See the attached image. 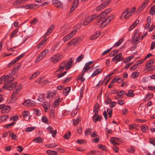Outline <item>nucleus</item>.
I'll return each instance as SVG.
<instances>
[{"instance_id":"40","label":"nucleus","mask_w":155,"mask_h":155,"mask_svg":"<svg viewBox=\"0 0 155 155\" xmlns=\"http://www.w3.org/2000/svg\"><path fill=\"white\" fill-rule=\"evenodd\" d=\"M71 136V134L70 131H68L66 133L64 136L63 138L65 139H68Z\"/></svg>"},{"instance_id":"37","label":"nucleus","mask_w":155,"mask_h":155,"mask_svg":"<svg viewBox=\"0 0 155 155\" xmlns=\"http://www.w3.org/2000/svg\"><path fill=\"white\" fill-rule=\"evenodd\" d=\"M40 74L39 71H37L34 74H33L29 78L30 79H31L37 77Z\"/></svg>"},{"instance_id":"10","label":"nucleus","mask_w":155,"mask_h":155,"mask_svg":"<svg viewBox=\"0 0 155 155\" xmlns=\"http://www.w3.org/2000/svg\"><path fill=\"white\" fill-rule=\"evenodd\" d=\"M44 38L39 43L37 47L38 49H39L41 47H44L46 44V41L49 37L47 38V36H44Z\"/></svg>"},{"instance_id":"59","label":"nucleus","mask_w":155,"mask_h":155,"mask_svg":"<svg viewBox=\"0 0 155 155\" xmlns=\"http://www.w3.org/2000/svg\"><path fill=\"white\" fill-rule=\"evenodd\" d=\"M65 68L60 65L59 67L56 71V73L59 72L60 73L62 72L64 70Z\"/></svg>"},{"instance_id":"14","label":"nucleus","mask_w":155,"mask_h":155,"mask_svg":"<svg viewBox=\"0 0 155 155\" xmlns=\"http://www.w3.org/2000/svg\"><path fill=\"white\" fill-rule=\"evenodd\" d=\"M149 0H145L142 3L141 5L139 7L138 9V11L140 12L142 11L147 6Z\"/></svg>"},{"instance_id":"62","label":"nucleus","mask_w":155,"mask_h":155,"mask_svg":"<svg viewBox=\"0 0 155 155\" xmlns=\"http://www.w3.org/2000/svg\"><path fill=\"white\" fill-rule=\"evenodd\" d=\"M72 77H68L65 78L64 80V82L63 83V84H65L68 83L69 82L70 80L71 79Z\"/></svg>"},{"instance_id":"21","label":"nucleus","mask_w":155,"mask_h":155,"mask_svg":"<svg viewBox=\"0 0 155 155\" xmlns=\"http://www.w3.org/2000/svg\"><path fill=\"white\" fill-rule=\"evenodd\" d=\"M112 144L113 145V148L114 150L115 153L117 152L118 151V147L116 146V145H119V143L116 142L112 141Z\"/></svg>"},{"instance_id":"11","label":"nucleus","mask_w":155,"mask_h":155,"mask_svg":"<svg viewBox=\"0 0 155 155\" xmlns=\"http://www.w3.org/2000/svg\"><path fill=\"white\" fill-rule=\"evenodd\" d=\"M52 2L56 8H61L63 7V4L59 0H53Z\"/></svg>"},{"instance_id":"57","label":"nucleus","mask_w":155,"mask_h":155,"mask_svg":"<svg viewBox=\"0 0 155 155\" xmlns=\"http://www.w3.org/2000/svg\"><path fill=\"white\" fill-rule=\"evenodd\" d=\"M67 72V71H64L61 73L57 74V76L58 78H60L66 74Z\"/></svg>"},{"instance_id":"39","label":"nucleus","mask_w":155,"mask_h":155,"mask_svg":"<svg viewBox=\"0 0 155 155\" xmlns=\"http://www.w3.org/2000/svg\"><path fill=\"white\" fill-rule=\"evenodd\" d=\"M155 5H153L150 8V13L151 15H153L154 14L155 12Z\"/></svg>"},{"instance_id":"56","label":"nucleus","mask_w":155,"mask_h":155,"mask_svg":"<svg viewBox=\"0 0 155 155\" xmlns=\"http://www.w3.org/2000/svg\"><path fill=\"white\" fill-rule=\"evenodd\" d=\"M139 73L137 72H133L132 74V78H135L139 76Z\"/></svg>"},{"instance_id":"36","label":"nucleus","mask_w":155,"mask_h":155,"mask_svg":"<svg viewBox=\"0 0 155 155\" xmlns=\"http://www.w3.org/2000/svg\"><path fill=\"white\" fill-rule=\"evenodd\" d=\"M117 94V95L119 96L120 98H122L123 97V95H124L125 94L126 92L125 91H121L120 92H117L116 93Z\"/></svg>"},{"instance_id":"54","label":"nucleus","mask_w":155,"mask_h":155,"mask_svg":"<svg viewBox=\"0 0 155 155\" xmlns=\"http://www.w3.org/2000/svg\"><path fill=\"white\" fill-rule=\"evenodd\" d=\"M127 151L129 153H134L135 151V149L133 146H131L127 150Z\"/></svg>"},{"instance_id":"29","label":"nucleus","mask_w":155,"mask_h":155,"mask_svg":"<svg viewBox=\"0 0 155 155\" xmlns=\"http://www.w3.org/2000/svg\"><path fill=\"white\" fill-rule=\"evenodd\" d=\"M100 34V33L97 32L94 35H92L90 37V39L91 40H94L99 37Z\"/></svg>"},{"instance_id":"60","label":"nucleus","mask_w":155,"mask_h":155,"mask_svg":"<svg viewBox=\"0 0 155 155\" xmlns=\"http://www.w3.org/2000/svg\"><path fill=\"white\" fill-rule=\"evenodd\" d=\"M98 148L101 149L102 150H104V151H106L107 150V148L105 147V146L102 145V144H100L98 146Z\"/></svg>"},{"instance_id":"23","label":"nucleus","mask_w":155,"mask_h":155,"mask_svg":"<svg viewBox=\"0 0 155 155\" xmlns=\"http://www.w3.org/2000/svg\"><path fill=\"white\" fill-rule=\"evenodd\" d=\"M62 100L60 98H58L55 100L53 103V107H56L61 101Z\"/></svg>"},{"instance_id":"27","label":"nucleus","mask_w":155,"mask_h":155,"mask_svg":"<svg viewBox=\"0 0 155 155\" xmlns=\"http://www.w3.org/2000/svg\"><path fill=\"white\" fill-rule=\"evenodd\" d=\"M99 104L97 103H96L93 111L94 114L97 113L98 112L99 109Z\"/></svg>"},{"instance_id":"2","label":"nucleus","mask_w":155,"mask_h":155,"mask_svg":"<svg viewBox=\"0 0 155 155\" xmlns=\"http://www.w3.org/2000/svg\"><path fill=\"white\" fill-rule=\"evenodd\" d=\"M135 11V8H133L130 10L128 8L125 9L122 12L121 15L120 19H121V18L124 16L125 19H127L130 17Z\"/></svg>"},{"instance_id":"52","label":"nucleus","mask_w":155,"mask_h":155,"mask_svg":"<svg viewBox=\"0 0 155 155\" xmlns=\"http://www.w3.org/2000/svg\"><path fill=\"white\" fill-rule=\"evenodd\" d=\"M10 136L11 137L12 139L13 140H16L17 139L16 136L13 133H10Z\"/></svg>"},{"instance_id":"13","label":"nucleus","mask_w":155,"mask_h":155,"mask_svg":"<svg viewBox=\"0 0 155 155\" xmlns=\"http://www.w3.org/2000/svg\"><path fill=\"white\" fill-rule=\"evenodd\" d=\"M69 30V28L67 25L65 24L63 26L61 29V34L62 36H63L65 33H67Z\"/></svg>"},{"instance_id":"22","label":"nucleus","mask_w":155,"mask_h":155,"mask_svg":"<svg viewBox=\"0 0 155 155\" xmlns=\"http://www.w3.org/2000/svg\"><path fill=\"white\" fill-rule=\"evenodd\" d=\"M81 39L80 37H78L76 38H73L71 41L73 45H75L81 42Z\"/></svg>"},{"instance_id":"3","label":"nucleus","mask_w":155,"mask_h":155,"mask_svg":"<svg viewBox=\"0 0 155 155\" xmlns=\"http://www.w3.org/2000/svg\"><path fill=\"white\" fill-rule=\"evenodd\" d=\"M63 58L61 54H57L53 55L50 58V61L54 63H57Z\"/></svg>"},{"instance_id":"35","label":"nucleus","mask_w":155,"mask_h":155,"mask_svg":"<svg viewBox=\"0 0 155 155\" xmlns=\"http://www.w3.org/2000/svg\"><path fill=\"white\" fill-rule=\"evenodd\" d=\"M153 96V94L152 93H148L147 94L145 97V99L146 100H149L151 99Z\"/></svg>"},{"instance_id":"41","label":"nucleus","mask_w":155,"mask_h":155,"mask_svg":"<svg viewBox=\"0 0 155 155\" xmlns=\"http://www.w3.org/2000/svg\"><path fill=\"white\" fill-rule=\"evenodd\" d=\"M46 153L51 155H55L57 154V153L55 151L50 150H48L46 151Z\"/></svg>"},{"instance_id":"17","label":"nucleus","mask_w":155,"mask_h":155,"mask_svg":"<svg viewBox=\"0 0 155 155\" xmlns=\"http://www.w3.org/2000/svg\"><path fill=\"white\" fill-rule=\"evenodd\" d=\"M1 110L2 113H8L10 109V107L9 106H5L3 107V109Z\"/></svg>"},{"instance_id":"30","label":"nucleus","mask_w":155,"mask_h":155,"mask_svg":"<svg viewBox=\"0 0 155 155\" xmlns=\"http://www.w3.org/2000/svg\"><path fill=\"white\" fill-rule=\"evenodd\" d=\"M140 128L141 130L143 132H147L148 130V127L147 126L145 125H143L141 126Z\"/></svg>"},{"instance_id":"44","label":"nucleus","mask_w":155,"mask_h":155,"mask_svg":"<svg viewBox=\"0 0 155 155\" xmlns=\"http://www.w3.org/2000/svg\"><path fill=\"white\" fill-rule=\"evenodd\" d=\"M35 127H27L25 129V131L26 132H30L31 131L35 129Z\"/></svg>"},{"instance_id":"1","label":"nucleus","mask_w":155,"mask_h":155,"mask_svg":"<svg viewBox=\"0 0 155 155\" xmlns=\"http://www.w3.org/2000/svg\"><path fill=\"white\" fill-rule=\"evenodd\" d=\"M111 10V8H109L102 12L97 16H96V15H93L87 17L83 23V25H86L88 23H90L94 20H96V25H99L100 28H104L113 18V15L109 17L106 16V15L110 12Z\"/></svg>"},{"instance_id":"46","label":"nucleus","mask_w":155,"mask_h":155,"mask_svg":"<svg viewBox=\"0 0 155 155\" xmlns=\"http://www.w3.org/2000/svg\"><path fill=\"white\" fill-rule=\"evenodd\" d=\"M42 106L44 108L45 111L50 107L49 104L47 102H44Z\"/></svg>"},{"instance_id":"7","label":"nucleus","mask_w":155,"mask_h":155,"mask_svg":"<svg viewBox=\"0 0 155 155\" xmlns=\"http://www.w3.org/2000/svg\"><path fill=\"white\" fill-rule=\"evenodd\" d=\"M111 2V0H108L105 1L104 2L102 3L101 5L98 6L96 8V9L97 11H100L104 8L107 6L109 3Z\"/></svg>"},{"instance_id":"48","label":"nucleus","mask_w":155,"mask_h":155,"mask_svg":"<svg viewBox=\"0 0 155 155\" xmlns=\"http://www.w3.org/2000/svg\"><path fill=\"white\" fill-rule=\"evenodd\" d=\"M18 32V30L16 29L13 32H12L10 35V38H12L13 37H15L16 36V34Z\"/></svg>"},{"instance_id":"5","label":"nucleus","mask_w":155,"mask_h":155,"mask_svg":"<svg viewBox=\"0 0 155 155\" xmlns=\"http://www.w3.org/2000/svg\"><path fill=\"white\" fill-rule=\"evenodd\" d=\"M140 35L139 33L137 31H135L134 36L131 39V41L135 44H137L141 41L140 38Z\"/></svg>"},{"instance_id":"26","label":"nucleus","mask_w":155,"mask_h":155,"mask_svg":"<svg viewBox=\"0 0 155 155\" xmlns=\"http://www.w3.org/2000/svg\"><path fill=\"white\" fill-rule=\"evenodd\" d=\"M21 66L20 63H19L16 64L14 67L13 71H12V73L15 74V72L17 71Z\"/></svg>"},{"instance_id":"9","label":"nucleus","mask_w":155,"mask_h":155,"mask_svg":"<svg viewBox=\"0 0 155 155\" xmlns=\"http://www.w3.org/2000/svg\"><path fill=\"white\" fill-rule=\"evenodd\" d=\"M122 54L120 53L113 57L112 60V61H116V64H117L118 62L123 60L124 59V58L122 56Z\"/></svg>"},{"instance_id":"20","label":"nucleus","mask_w":155,"mask_h":155,"mask_svg":"<svg viewBox=\"0 0 155 155\" xmlns=\"http://www.w3.org/2000/svg\"><path fill=\"white\" fill-rule=\"evenodd\" d=\"M56 93V92H50L48 93L47 95V98L50 100L53 99Z\"/></svg>"},{"instance_id":"42","label":"nucleus","mask_w":155,"mask_h":155,"mask_svg":"<svg viewBox=\"0 0 155 155\" xmlns=\"http://www.w3.org/2000/svg\"><path fill=\"white\" fill-rule=\"evenodd\" d=\"M16 124L15 122H13L11 123L7 124L4 126V127L6 129H9L12 126Z\"/></svg>"},{"instance_id":"55","label":"nucleus","mask_w":155,"mask_h":155,"mask_svg":"<svg viewBox=\"0 0 155 155\" xmlns=\"http://www.w3.org/2000/svg\"><path fill=\"white\" fill-rule=\"evenodd\" d=\"M124 39L122 38L120 39L116 43L114 46L115 47H117L120 45L123 41Z\"/></svg>"},{"instance_id":"8","label":"nucleus","mask_w":155,"mask_h":155,"mask_svg":"<svg viewBox=\"0 0 155 155\" xmlns=\"http://www.w3.org/2000/svg\"><path fill=\"white\" fill-rule=\"evenodd\" d=\"M48 52V49H46L42 51L37 57L36 61L38 62L46 55Z\"/></svg>"},{"instance_id":"33","label":"nucleus","mask_w":155,"mask_h":155,"mask_svg":"<svg viewBox=\"0 0 155 155\" xmlns=\"http://www.w3.org/2000/svg\"><path fill=\"white\" fill-rule=\"evenodd\" d=\"M70 90L71 88L70 87H66L63 90V94L65 95H67L70 92Z\"/></svg>"},{"instance_id":"63","label":"nucleus","mask_w":155,"mask_h":155,"mask_svg":"<svg viewBox=\"0 0 155 155\" xmlns=\"http://www.w3.org/2000/svg\"><path fill=\"white\" fill-rule=\"evenodd\" d=\"M150 143L153 145L154 146H155V138H150L149 139Z\"/></svg>"},{"instance_id":"64","label":"nucleus","mask_w":155,"mask_h":155,"mask_svg":"<svg viewBox=\"0 0 155 155\" xmlns=\"http://www.w3.org/2000/svg\"><path fill=\"white\" fill-rule=\"evenodd\" d=\"M90 69V68L88 67L85 65L82 71V73L83 74H84V73H85L86 71H88Z\"/></svg>"},{"instance_id":"25","label":"nucleus","mask_w":155,"mask_h":155,"mask_svg":"<svg viewBox=\"0 0 155 155\" xmlns=\"http://www.w3.org/2000/svg\"><path fill=\"white\" fill-rule=\"evenodd\" d=\"M15 74L12 73V71L11 74H10L9 75H7L8 77V78L7 79V81L6 82H11L12 81H13L14 80V77H13V76Z\"/></svg>"},{"instance_id":"15","label":"nucleus","mask_w":155,"mask_h":155,"mask_svg":"<svg viewBox=\"0 0 155 155\" xmlns=\"http://www.w3.org/2000/svg\"><path fill=\"white\" fill-rule=\"evenodd\" d=\"M101 116L99 115L97 113L94 114L93 116L92 119L94 122L95 123L97 121H100L101 120Z\"/></svg>"},{"instance_id":"45","label":"nucleus","mask_w":155,"mask_h":155,"mask_svg":"<svg viewBox=\"0 0 155 155\" xmlns=\"http://www.w3.org/2000/svg\"><path fill=\"white\" fill-rule=\"evenodd\" d=\"M34 5L33 4H29L25 5L24 6V7L26 9H32L34 8Z\"/></svg>"},{"instance_id":"31","label":"nucleus","mask_w":155,"mask_h":155,"mask_svg":"<svg viewBox=\"0 0 155 155\" xmlns=\"http://www.w3.org/2000/svg\"><path fill=\"white\" fill-rule=\"evenodd\" d=\"M8 116L4 115L0 117V123L3 122L8 119Z\"/></svg>"},{"instance_id":"58","label":"nucleus","mask_w":155,"mask_h":155,"mask_svg":"<svg viewBox=\"0 0 155 155\" xmlns=\"http://www.w3.org/2000/svg\"><path fill=\"white\" fill-rule=\"evenodd\" d=\"M137 126V124H131L129 125V129L132 130L136 128Z\"/></svg>"},{"instance_id":"28","label":"nucleus","mask_w":155,"mask_h":155,"mask_svg":"<svg viewBox=\"0 0 155 155\" xmlns=\"http://www.w3.org/2000/svg\"><path fill=\"white\" fill-rule=\"evenodd\" d=\"M102 71V70L101 69H96L92 74L91 75V77H94V76L98 75L100 73H101Z\"/></svg>"},{"instance_id":"51","label":"nucleus","mask_w":155,"mask_h":155,"mask_svg":"<svg viewBox=\"0 0 155 155\" xmlns=\"http://www.w3.org/2000/svg\"><path fill=\"white\" fill-rule=\"evenodd\" d=\"M23 117L24 118H28L29 115V112L27 111H24L22 114Z\"/></svg>"},{"instance_id":"18","label":"nucleus","mask_w":155,"mask_h":155,"mask_svg":"<svg viewBox=\"0 0 155 155\" xmlns=\"http://www.w3.org/2000/svg\"><path fill=\"white\" fill-rule=\"evenodd\" d=\"M24 0H16L12 4L13 6H17L25 3Z\"/></svg>"},{"instance_id":"61","label":"nucleus","mask_w":155,"mask_h":155,"mask_svg":"<svg viewBox=\"0 0 155 155\" xmlns=\"http://www.w3.org/2000/svg\"><path fill=\"white\" fill-rule=\"evenodd\" d=\"M29 101L30 100L28 99L26 101H24L23 103V104L24 105L28 107H30V104L29 105Z\"/></svg>"},{"instance_id":"47","label":"nucleus","mask_w":155,"mask_h":155,"mask_svg":"<svg viewBox=\"0 0 155 155\" xmlns=\"http://www.w3.org/2000/svg\"><path fill=\"white\" fill-rule=\"evenodd\" d=\"M43 140V139L41 137H37L33 140V141H36V143L42 142Z\"/></svg>"},{"instance_id":"49","label":"nucleus","mask_w":155,"mask_h":155,"mask_svg":"<svg viewBox=\"0 0 155 155\" xmlns=\"http://www.w3.org/2000/svg\"><path fill=\"white\" fill-rule=\"evenodd\" d=\"M92 131V129L91 128H89L86 129L84 132V134L85 136H87L89 134H91V132Z\"/></svg>"},{"instance_id":"4","label":"nucleus","mask_w":155,"mask_h":155,"mask_svg":"<svg viewBox=\"0 0 155 155\" xmlns=\"http://www.w3.org/2000/svg\"><path fill=\"white\" fill-rule=\"evenodd\" d=\"M77 31V29L74 27V29L73 31H72L70 33L64 37L63 38V41L65 42L69 40L75 34Z\"/></svg>"},{"instance_id":"6","label":"nucleus","mask_w":155,"mask_h":155,"mask_svg":"<svg viewBox=\"0 0 155 155\" xmlns=\"http://www.w3.org/2000/svg\"><path fill=\"white\" fill-rule=\"evenodd\" d=\"M9 82H6L5 84V86H4L3 87L10 91L13 90L16 86L17 83L15 82L11 84Z\"/></svg>"},{"instance_id":"34","label":"nucleus","mask_w":155,"mask_h":155,"mask_svg":"<svg viewBox=\"0 0 155 155\" xmlns=\"http://www.w3.org/2000/svg\"><path fill=\"white\" fill-rule=\"evenodd\" d=\"M134 91L133 90H130L128 91V93H125L126 95L128 97H134Z\"/></svg>"},{"instance_id":"24","label":"nucleus","mask_w":155,"mask_h":155,"mask_svg":"<svg viewBox=\"0 0 155 155\" xmlns=\"http://www.w3.org/2000/svg\"><path fill=\"white\" fill-rule=\"evenodd\" d=\"M22 86L21 85H20L19 86L18 88H17V89L14 91V92H13L12 95L11 96V98L12 99L15 96L16 94H17V93L19 92L20 90L21 89Z\"/></svg>"},{"instance_id":"16","label":"nucleus","mask_w":155,"mask_h":155,"mask_svg":"<svg viewBox=\"0 0 155 155\" xmlns=\"http://www.w3.org/2000/svg\"><path fill=\"white\" fill-rule=\"evenodd\" d=\"M54 28V25H52L50 26L48 28V29L44 35V36H46L47 35H49V34L53 31Z\"/></svg>"},{"instance_id":"43","label":"nucleus","mask_w":155,"mask_h":155,"mask_svg":"<svg viewBox=\"0 0 155 155\" xmlns=\"http://www.w3.org/2000/svg\"><path fill=\"white\" fill-rule=\"evenodd\" d=\"M84 57V55L83 54L81 55L80 56L78 57L76 60V62H79L81 61Z\"/></svg>"},{"instance_id":"50","label":"nucleus","mask_w":155,"mask_h":155,"mask_svg":"<svg viewBox=\"0 0 155 155\" xmlns=\"http://www.w3.org/2000/svg\"><path fill=\"white\" fill-rule=\"evenodd\" d=\"M58 146V145L55 143L49 144L46 145L45 146L48 147V148H52L54 147Z\"/></svg>"},{"instance_id":"12","label":"nucleus","mask_w":155,"mask_h":155,"mask_svg":"<svg viewBox=\"0 0 155 155\" xmlns=\"http://www.w3.org/2000/svg\"><path fill=\"white\" fill-rule=\"evenodd\" d=\"M155 63V59H152L148 61L146 64L145 66V68L146 69H148L149 71L150 70V68H152L153 64Z\"/></svg>"},{"instance_id":"53","label":"nucleus","mask_w":155,"mask_h":155,"mask_svg":"<svg viewBox=\"0 0 155 155\" xmlns=\"http://www.w3.org/2000/svg\"><path fill=\"white\" fill-rule=\"evenodd\" d=\"M49 116L51 118H54L55 117L54 111L53 110H51L49 114Z\"/></svg>"},{"instance_id":"19","label":"nucleus","mask_w":155,"mask_h":155,"mask_svg":"<svg viewBox=\"0 0 155 155\" xmlns=\"http://www.w3.org/2000/svg\"><path fill=\"white\" fill-rule=\"evenodd\" d=\"M72 59V58H70V60L68 62L66 61V70H68L72 66L73 61Z\"/></svg>"},{"instance_id":"32","label":"nucleus","mask_w":155,"mask_h":155,"mask_svg":"<svg viewBox=\"0 0 155 155\" xmlns=\"http://www.w3.org/2000/svg\"><path fill=\"white\" fill-rule=\"evenodd\" d=\"M8 78V76H3L0 78V84L4 83L7 81V79Z\"/></svg>"},{"instance_id":"38","label":"nucleus","mask_w":155,"mask_h":155,"mask_svg":"<svg viewBox=\"0 0 155 155\" xmlns=\"http://www.w3.org/2000/svg\"><path fill=\"white\" fill-rule=\"evenodd\" d=\"M34 114L37 116H39L41 115V111L38 109H33Z\"/></svg>"}]
</instances>
